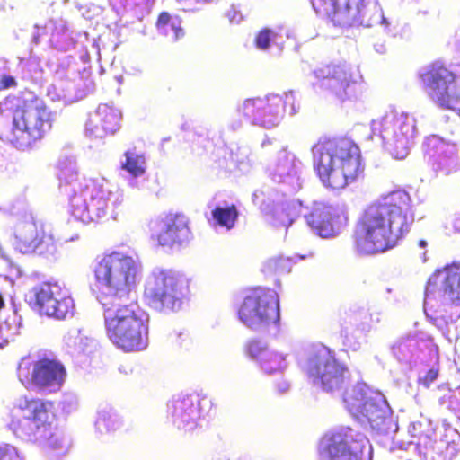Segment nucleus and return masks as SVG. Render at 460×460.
Returning a JSON list of instances; mask_svg holds the SVG:
<instances>
[{
  "instance_id": "nucleus-29",
  "label": "nucleus",
  "mask_w": 460,
  "mask_h": 460,
  "mask_svg": "<svg viewBox=\"0 0 460 460\" xmlns=\"http://www.w3.org/2000/svg\"><path fill=\"white\" fill-rule=\"evenodd\" d=\"M126 160L122 164V168L129 174L137 177L144 174L146 171V160L143 155H137L131 151H126L124 154Z\"/></svg>"
},
{
  "instance_id": "nucleus-10",
  "label": "nucleus",
  "mask_w": 460,
  "mask_h": 460,
  "mask_svg": "<svg viewBox=\"0 0 460 460\" xmlns=\"http://www.w3.org/2000/svg\"><path fill=\"white\" fill-rule=\"evenodd\" d=\"M299 107L295 94L287 92L264 98L248 99L239 111L250 123L270 128L275 126L286 112L295 115Z\"/></svg>"
},
{
  "instance_id": "nucleus-31",
  "label": "nucleus",
  "mask_w": 460,
  "mask_h": 460,
  "mask_svg": "<svg viewBox=\"0 0 460 460\" xmlns=\"http://www.w3.org/2000/svg\"><path fill=\"white\" fill-rule=\"evenodd\" d=\"M0 460H22L17 450L11 446L0 447Z\"/></svg>"
},
{
  "instance_id": "nucleus-33",
  "label": "nucleus",
  "mask_w": 460,
  "mask_h": 460,
  "mask_svg": "<svg viewBox=\"0 0 460 460\" xmlns=\"http://www.w3.org/2000/svg\"><path fill=\"white\" fill-rule=\"evenodd\" d=\"M270 266L277 272L282 273L284 271H289V260L282 258L272 259L270 262Z\"/></svg>"
},
{
  "instance_id": "nucleus-23",
  "label": "nucleus",
  "mask_w": 460,
  "mask_h": 460,
  "mask_svg": "<svg viewBox=\"0 0 460 460\" xmlns=\"http://www.w3.org/2000/svg\"><path fill=\"white\" fill-rule=\"evenodd\" d=\"M382 130L395 142L407 145L414 137L415 124L408 113L402 110L392 109L382 119Z\"/></svg>"
},
{
  "instance_id": "nucleus-17",
  "label": "nucleus",
  "mask_w": 460,
  "mask_h": 460,
  "mask_svg": "<svg viewBox=\"0 0 460 460\" xmlns=\"http://www.w3.org/2000/svg\"><path fill=\"white\" fill-rule=\"evenodd\" d=\"M35 305L40 314L65 320L75 313V302L66 286L43 282L34 288Z\"/></svg>"
},
{
  "instance_id": "nucleus-16",
  "label": "nucleus",
  "mask_w": 460,
  "mask_h": 460,
  "mask_svg": "<svg viewBox=\"0 0 460 460\" xmlns=\"http://www.w3.org/2000/svg\"><path fill=\"white\" fill-rule=\"evenodd\" d=\"M317 15L335 26L369 25L364 0H310Z\"/></svg>"
},
{
  "instance_id": "nucleus-27",
  "label": "nucleus",
  "mask_w": 460,
  "mask_h": 460,
  "mask_svg": "<svg viewBox=\"0 0 460 460\" xmlns=\"http://www.w3.org/2000/svg\"><path fill=\"white\" fill-rule=\"evenodd\" d=\"M211 215L217 226L230 230L234 227L239 212L236 206L232 204L227 207L216 206Z\"/></svg>"
},
{
  "instance_id": "nucleus-42",
  "label": "nucleus",
  "mask_w": 460,
  "mask_h": 460,
  "mask_svg": "<svg viewBox=\"0 0 460 460\" xmlns=\"http://www.w3.org/2000/svg\"><path fill=\"white\" fill-rule=\"evenodd\" d=\"M419 244H420V246H421V247H425L427 243H426V242H425L424 240H420V241L419 242Z\"/></svg>"
},
{
  "instance_id": "nucleus-39",
  "label": "nucleus",
  "mask_w": 460,
  "mask_h": 460,
  "mask_svg": "<svg viewBox=\"0 0 460 460\" xmlns=\"http://www.w3.org/2000/svg\"><path fill=\"white\" fill-rule=\"evenodd\" d=\"M289 153L286 149H281L279 152V157H278V164H280L282 162H287L289 160Z\"/></svg>"
},
{
  "instance_id": "nucleus-12",
  "label": "nucleus",
  "mask_w": 460,
  "mask_h": 460,
  "mask_svg": "<svg viewBox=\"0 0 460 460\" xmlns=\"http://www.w3.org/2000/svg\"><path fill=\"white\" fill-rule=\"evenodd\" d=\"M16 408L21 411L22 418L28 421L22 427V431L32 435L35 439L46 443L50 448L59 447V439L52 430L54 419V402L37 397L23 396L20 398Z\"/></svg>"
},
{
  "instance_id": "nucleus-11",
  "label": "nucleus",
  "mask_w": 460,
  "mask_h": 460,
  "mask_svg": "<svg viewBox=\"0 0 460 460\" xmlns=\"http://www.w3.org/2000/svg\"><path fill=\"white\" fill-rule=\"evenodd\" d=\"M240 321L251 329H260L279 321V300L271 288H255L243 297L237 311Z\"/></svg>"
},
{
  "instance_id": "nucleus-26",
  "label": "nucleus",
  "mask_w": 460,
  "mask_h": 460,
  "mask_svg": "<svg viewBox=\"0 0 460 460\" xmlns=\"http://www.w3.org/2000/svg\"><path fill=\"white\" fill-rule=\"evenodd\" d=\"M337 216L329 208H317L305 216L308 226L322 237L334 235Z\"/></svg>"
},
{
  "instance_id": "nucleus-15",
  "label": "nucleus",
  "mask_w": 460,
  "mask_h": 460,
  "mask_svg": "<svg viewBox=\"0 0 460 460\" xmlns=\"http://www.w3.org/2000/svg\"><path fill=\"white\" fill-rule=\"evenodd\" d=\"M343 401L356 419L367 421L373 428L379 426L385 419V400L366 386L355 385L346 391Z\"/></svg>"
},
{
  "instance_id": "nucleus-9",
  "label": "nucleus",
  "mask_w": 460,
  "mask_h": 460,
  "mask_svg": "<svg viewBox=\"0 0 460 460\" xmlns=\"http://www.w3.org/2000/svg\"><path fill=\"white\" fill-rule=\"evenodd\" d=\"M349 353L344 349L337 351L329 347L321 349L308 360L307 376L314 385L325 392H333L343 387L349 377V368L345 359Z\"/></svg>"
},
{
  "instance_id": "nucleus-13",
  "label": "nucleus",
  "mask_w": 460,
  "mask_h": 460,
  "mask_svg": "<svg viewBox=\"0 0 460 460\" xmlns=\"http://www.w3.org/2000/svg\"><path fill=\"white\" fill-rule=\"evenodd\" d=\"M17 375L23 385L58 391L63 385L66 370L64 365L47 357L37 360L22 358L19 363Z\"/></svg>"
},
{
  "instance_id": "nucleus-37",
  "label": "nucleus",
  "mask_w": 460,
  "mask_h": 460,
  "mask_svg": "<svg viewBox=\"0 0 460 460\" xmlns=\"http://www.w3.org/2000/svg\"><path fill=\"white\" fill-rule=\"evenodd\" d=\"M181 23V22L180 19H177V22L172 21L171 23L172 29L174 31V40H178L184 36V31H183Z\"/></svg>"
},
{
  "instance_id": "nucleus-22",
  "label": "nucleus",
  "mask_w": 460,
  "mask_h": 460,
  "mask_svg": "<svg viewBox=\"0 0 460 460\" xmlns=\"http://www.w3.org/2000/svg\"><path fill=\"white\" fill-rule=\"evenodd\" d=\"M199 404V396L195 394L178 396L169 402L168 409L177 429L188 433L197 428Z\"/></svg>"
},
{
  "instance_id": "nucleus-21",
  "label": "nucleus",
  "mask_w": 460,
  "mask_h": 460,
  "mask_svg": "<svg viewBox=\"0 0 460 460\" xmlns=\"http://www.w3.org/2000/svg\"><path fill=\"white\" fill-rule=\"evenodd\" d=\"M161 229L152 238L163 247H181L192 238L188 217L180 212H169L160 220Z\"/></svg>"
},
{
  "instance_id": "nucleus-6",
  "label": "nucleus",
  "mask_w": 460,
  "mask_h": 460,
  "mask_svg": "<svg viewBox=\"0 0 460 460\" xmlns=\"http://www.w3.org/2000/svg\"><path fill=\"white\" fill-rule=\"evenodd\" d=\"M104 311L106 333L116 345H143L148 341L147 317L140 314L136 302L123 305L105 299L101 302Z\"/></svg>"
},
{
  "instance_id": "nucleus-32",
  "label": "nucleus",
  "mask_w": 460,
  "mask_h": 460,
  "mask_svg": "<svg viewBox=\"0 0 460 460\" xmlns=\"http://www.w3.org/2000/svg\"><path fill=\"white\" fill-rule=\"evenodd\" d=\"M73 342L78 345H85L93 340L82 329H76L70 332Z\"/></svg>"
},
{
  "instance_id": "nucleus-1",
  "label": "nucleus",
  "mask_w": 460,
  "mask_h": 460,
  "mask_svg": "<svg viewBox=\"0 0 460 460\" xmlns=\"http://www.w3.org/2000/svg\"><path fill=\"white\" fill-rule=\"evenodd\" d=\"M414 221L411 196L405 190L393 191L363 211L351 234L352 247L362 255L383 253L398 244Z\"/></svg>"
},
{
  "instance_id": "nucleus-35",
  "label": "nucleus",
  "mask_w": 460,
  "mask_h": 460,
  "mask_svg": "<svg viewBox=\"0 0 460 460\" xmlns=\"http://www.w3.org/2000/svg\"><path fill=\"white\" fill-rule=\"evenodd\" d=\"M17 86V82L13 76L10 75H3L0 77V90H6Z\"/></svg>"
},
{
  "instance_id": "nucleus-7",
  "label": "nucleus",
  "mask_w": 460,
  "mask_h": 460,
  "mask_svg": "<svg viewBox=\"0 0 460 460\" xmlns=\"http://www.w3.org/2000/svg\"><path fill=\"white\" fill-rule=\"evenodd\" d=\"M191 279L172 269L158 270L150 275L143 296L147 305L159 312L180 311L190 296Z\"/></svg>"
},
{
  "instance_id": "nucleus-18",
  "label": "nucleus",
  "mask_w": 460,
  "mask_h": 460,
  "mask_svg": "<svg viewBox=\"0 0 460 460\" xmlns=\"http://www.w3.org/2000/svg\"><path fill=\"white\" fill-rule=\"evenodd\" d=\"M14 238L16 248L22 253L48 255L57 252L53 234L41 222L32 220L19 224Z\"/></svg>"
},
{
  "instance_id": "nucleus-2",
  "label": "nucleus",
  "mask_w": 460,
  "mask_h": 460,
  "mask_svg": "<svg viewBox=\"0 0 460 460\" xmlns=\"http://www.w3.org/2000/svg\"><path fill=\"white\" fill-rule=\"evenodd\" d=\"M0 117L10 119V128L1 135L18 149L31 148L52 128L53 112L45 101L31 91L10 94L0 102Z\"/></svg>"
},
{
  "instance_id": "nucleus-24",
  "label": "nucleus",
  "mask_w": 460,
  "mask_h": 460,
  "mask_svg": "<svg viewBox=\"0 0 460 460\" xmlns=\"http://www.w3.org/2000/svg\"><path fill=\"white\" fill-rule=\"evenodd\" d=\"M121 112L108 104H100L88 119L87 129L96 137L115 134L120 128Z\"/></svg>"
},
{
  "instance_id": "nucleus-40",
  "label": "nucleus",
  "mask_w": 460,
  "mask_h": 460,
  "mask_svg": "<svg viewBox=\"0 0 460 460\" xmlns=\"http://www.w3.org/2000/svg\"><path fill=\"white\" fill-rule=\"evenodd\" d=\"M237 14L238 13L234 10H233V11L229 12L227 15H228L230 21L233 22L236 18Z\"/></svg>"
},
{
  "instance_id": "nucleus-34",
  "label": "nucleus",
  "mask_w": 460,
  "mask_h": 460,
  "mask_svg": "<svg viewBox=\"0 0 460 460\" xmlns=\"http://www.w3.org/2000/svg\"><path fill=\"white\" fill-rule=\"evenodd\" d=\"M438 370L436 368L429 369L426 375L419 379V384L428 388L438 378Z\"/></svg>"
},
{
  "instance_id": "nucleus-5",
  "label": "nucleus",
  "mask_w": 460,
  "mask_h": 460,
  "mask_svg": "<svg viewBox=\"0 0 460 460\" xmlns=\"http://www.w3.org/2000/svg\"><path fill=\"white\" fill-rule=\"evenodd\" d=\"M72 215L83 223L117 220L123 212L121 199L106 187L103 179H88L69 200Z\"/></svg>"
},
{
  "instance_id": "nucleus-38",
  "label": "nucleus",
  "mask_w": 460,
  "mask_h": 460,
  "mask_svg": "<svg viewBox=\"0 0 460 460\" xmlns=\"http://www.w3.org/2000/svg\"><path fill=\"white\" fill-rule=\"evenodd\" d=\"M252 349V347H251ZM254 349H250L249 353L253 358H258L260 356L267 352V347H253Z\"/></svg>"
},
{
  "instance_id": "nucleus-19",
  "label": "nucleus",
  "mask_w": 460,
  "mask_h": 460,
  "mask_svg": "<svg viewBox=\"0 0 460 460\" xmlns=\"http://www.w3.org/2000/svg\"><path fill=\"white\" fill-rule=\"evenodd\" d=\"M425 161L433 171L449 174L460 164L458 148L455 143L446 141L438 135H430L423 143Z\"/></svg>"
},
{
  "instance_id": "nucleus-25",
  "label": "nucleus",
  "mask_w": 460,
  "mask_h": 460,
  "mask_svg": "<svg viewBox=\"0 0 460 460\" xmlns=\"http://www.w3.org/2000/svg\"><path fill=\"white\" fill-rule=\"evenodd\" d=\"M264 193L255 191L252 194V202L267 216L276 226H289L296 218V211L292 206L288 203H281L270 208L264 201Z\"/></svg>"
},
{
  "instance_id": "nucleus-41",
  "label": "nucleus",
  "mask_w": 460,
  "mask_h": 460,
  "mask_svg": "<svg viewBox=\"0 0 460 460\" xmlns=\"http://www.w3.org/2000/svg\"><path fill=\"white\" fill-rule=\"evenodd\" d=\"M123 348L125 349L124 350H125L126 352H131V351H133V350H134V349H133V347H123Z\"/></svg>"
},
{
  "instance_id": "nucleus-28",
  "label": "nucleus",
  "mask_w": 460,
  "mask_h": 460,
  "mask_svg": "<svg viewBox=\"0 0 460 460\" xmlns=\"http://www.w3.org/2000/svg\"><path fill=\"white\" fill-rule=\"evenodd\" d=\"M446 292L451 300L460 304V263H453L447 269Z\"/></svg>"
},
{
  "instance_id": "nucleus-4",
  "label": "nucleus",
  "mask_w": 460,
  "mask_h": 460,
  "mask_svg": "<svg viewBox=\"0 0 460 460\" xmlns=\"http://www.w3.org/2000/svg\"><path fill=\"white\" fill-rule=\"evenodd\" d=\"M140 272V263L132 255L113 251L106 253L93 270L94 286L101 293L100 302L129 300Z\"/></svg>"
},
{
  "instance_id": "nucleus-36",
  "label": "nucleus",
  "mask_w": 460,
  "mask_h": 460,
  "mask_svg": "<svg viewBox=\"0 0 460 460\" xmlns=\"http://www.w3.org/2000/svg\"><path fill=\"white\" fill-rule=\"evenodd\" d=\"M169 23H172V16L170 15V13L168 12L160 13L155 22L156 29H164Z\"/></svg>"
},
{
  "instance_id": "nucleus-30",
  "label": "nucleus",
  "mask_w": 460,
  "mask_h": 460,
  "mask_svg": "<svg viewBox=\"0 0 460 460\" xmlns=\"http://www.w3.org/2000/svg\"><path fill=\"white\" fill-rule=\"evenodd\" d=\"M277 35L273 30L263 28L256 34L254 44L257 49L266 50L270 48L271 41L276 39Z\"/></svg>"
},
{
  "instance_id": "nucleus-3",
  "label": "nucleus",
  "mask_w": 460,
  "mask_h": 460,
  "mask_svg": "<svg viewBox=\"0 0 460 460\" xmlns=\"http://www.w3.org/2000/svg\"><path fill=\"white\" fill-rule=\"evenodd\" d=\"M311 151L314 171L326 188L341 190L363 176L360 149L350 138L321 137Z\"/></svg>"
},
{
  "instance_id": "nucleus-14",
  "label": "nucleus",
  "mask_w": 460,
  "mask_h": 460,
  "mask_svg": "<svg viewBox=\"0 0 460 460\" xmlns=\"http://www.w3.org/2000/svg\"><path fill=\"white\" fill-rule=\"evenodd\" d=\"M367 438L351 429L325 434L318 448L319 460H362Z\"/></svg>"
},
{
  "instance_id": "nucleus-8",
  "label": "nucleus",
  "mask_w": 460,
  "mask_h": 460,
  "mask_svg": "<svg viewBox=\"0 0 460 460\" xmlns=\"http://www.w3.org/2000/svg\"><path fill=\"white\" fill-rule=\"evenodd\" d=\"M418 78L435 105L443 110L460 111V75L450 65L432 61L419 73Z\"/></svg>"
},
{
  "instance_id": "nucleus-20",
  "label": "nucleus",
  "mask_w": 460,
  "mask_h": 460,
  "mask_svg": "<svg viewBox=\"0 0 460 460\" xmlns=\"http://www.w3.org/2000/svg\"><path fill=\"white\" fill-rule=\"evenodd\" d=\"M321 87L341 102L356 94L357 82L351 71L341 65H327L318 70Z\"/></svg>"
}]
</instances>
